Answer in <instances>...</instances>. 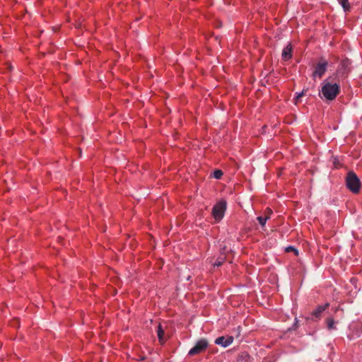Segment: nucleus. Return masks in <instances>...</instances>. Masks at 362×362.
I'll list each match as a JSON object with an SVG mask.
<instances>
[{"label":"nucleus","mask_w":362,"mask_h":362,"mask_svg":"<svg viewBox=\"0 0 362 362\" xmlns=\"http://www.w3.org/2000/svg\"><path fill=\"white\" fill-rule=\"evenodd\" d=\"M334 81H336V79L329 77L325 81H324L322 83L321 93L326 100H334L340 92L339 85L337 84L336 82L332 83Z\"/></svg>","instance_id":"nucleus-1"},{"label":"nucleus","mask_w":362,"mask_h":362,"mask_svg":"<svg viewBox=\"0 0 362 362\" xmlns=\"http://www.w3.org/2000/svg\"><path fill=\"white\" fill-rule=\"evenodd\" d=\"M347 188L353 193H358L361 189V181L353 171L348 173L346 178Z\"/></svg>","instance_id":"nucleus-2"},{"label":"nucleus","mask_w":362,"mask_h":362,"mask_svg":"<svg viewBox=\"0 0 362 362\" xmlns=\"http://www.w3.org/2000/svg\"><path fill=\"white\" fill-rule=\"evenodd\" d=\"M226 210V201L221 200L214 206L212 209V216L216 222H219L223 218Z\"/></svg>","instance_id":"nucleus-3"},{"label":"nucleus","mask_w":362,"mask_h":362,"mask_svg":"<svg viewBox=\"0 0 362 362\" xmlns=\"http://www.w3.org/2000/svg\"><path fill=\"white\" fill-rule=\"evenodd\" d=\"M350 64L351 63L349 59L343 60L337 70L335 76L333 78H335L336 80L337 78L339 79L340 78H346L349 73L350 72Z\"/></svg>","instance_id":"nucleus-4"},{"label":"nucleus","mask_w":362,"mask_h":362,"mask_svg":"<svg viewBox=\"0 0 362 362\" xmlns=\"http://www.w3.org/2000/svg\"><path fill=\"white\" fill-rule=\"evenodd\" d=\"M328 63L323 57L320 58L318 63L315 65L313 73V78H322L327 71Z\"/></svg>","instance_id":"nucleus-5"},{"label":"nucleus","mask_w":362,"mask_h":362,"mask_svg":"<svg viewBox=\"0 0 362 362\" xmlns=\"http://www.w3.org/2000/svg\"><path fill=\"white\" fill-rule=\"evenodd\" d=\"M209 343L206 339H201L189 351L188 355L194 356L204 351L208 347Z\"/></svg>","instance_id":"nucleus-6"},{"label":"nucleus","mask_w":362,"mask_h":362,"mask_svg":"<svg viewBox=\"0 0 362 362\" xmlns=\"http://www.w3.org/2000/svg\"><path fill=\"white\" fill-rule=\"evenodd\" d=\"M233 341V337L232 336H222L216 339L215 344L226 348L230 345Z\"/></svg>","instance_id":"nucleus-7"},{"label":"nucleus","mask_w":362,"mask_h":362,"mask_svg":"<svg viewBox=\"0 0 362 362\" xmlns=\"http://www.w3.org/2000/svg\"><path fill=\"white\" fill-rule=\"evenodd\" d=\"M329 305V303H326L322 305H319L315 310L312 313L313 320L315 319H319L321 317L322 313L327 308Z\"/></svg>","instance_id":"nucleus-8"},{"label":"nucleus","mask_w":362,"mask_h":362,"mask_svg":"<svg viewBox=\"0 0 362 362\" xmlns=\"http://www.w3.org/2000/svg\"><path fill=\"white\" fill-rule=\"evenodd\" d=\"M291 57H292V47H291V44H288L284 48V49L282 51V54H281V58L284 61H288Z\"/></svg>","instance_id":"nucleus-9"},{"label":"nucleus","mask_w":362,"mask_h":362,"mask_svg":"<svg viewBox=\"0 0 362 362\" xmlns=\"http://www.w3.org/2000/svg\"><path fill=\"white\" fill-rule=\"evenodd\" d=\"M237 362H253V360L247 352H242L238 356Z\"/></svg>","instance_id":"nucleus-10"},{"label":"nucleus","mask_w":362,"mask_h":362,"mask_svg":"<svg viewBox=\"0 0 362 362\" xmlns=\"http://www.w3.org/2000/svg\"><path fill=\"white\" fill-rule=\"evenodd\" d=\"M157 335L158 338V341L160 343V344H163L165 341V339H164V329L163 328L161 324H158L157 326Z\"/></svg>","instance_id":"nucleus-11"},{"label":"nucleus","mask_w":362,"mask_h":362,"mask_svg":"<svg viewBox=\"0 0 362 362\" xmlns=\"http://www.w3.org/2000/svg\"><path fill=\"white\" fill-rule=\"evenodd\" d=\"M270 218L269 216L266 215L265 216H258L257 218L258 222L262 226V227H264L266 224L267 221Z\"/></svg>","instance_id":"nucleus-12"},{"label":"nucleus","mask_w":362,"mask_h":362,"mask_svg":"<svg viewBox=\"0 0 362 362\" xmlns=\"http://www.w3.org/2000/svg\"><path fill=\"white\" fill-rule=\"evenodd\" d=\"M340 4L345 12L350 11L349 0H340Z\"/></svg>","instance_id":"nucleus-13"},{"label":"nucleus","mask_w":362,"mask_h":362,"mask_svg":"<svg viewBox=\"0 0 362 362\" xmlns=\"http://www.w3.org/2000/svg\"><path fill=\"white\" fill-rule=\"evenodd\" d=\"M327 327L328 329H329V330L335 329L334 320L332 318L327 319Z\"/></svg>","instance_id":"nucleus-14"},{"label":"nucleus","mask_w":362,"mask_h":362,"mask_svg":"<svg viewBox=\"0 0 362 362\" xmlns=\"http://www.w3.org/2000/svg\"><path fill=\"white\" fill-rule=\"evenodd\" d=\"M223 175V172L221 170H216L214 171V177L216 179H221Z\"/></svg>","instance_id":"nucleus-15"},{"label":"nucleus","mask_w":362,"mask_h":362,"mask_svg":"<svg viewBox=\"0 0 362 362\" xmlns=\"http://www.w3.org/2000/svg\"><path fill=\"white\" fill-rule=\"evenodd\" d=\"M304 95H305L304 90L298 93V95L294 98L296 104H297L299 102L300 98H302Z\"/></svg>","instance_id":"nucleus-16"},{"label":"nucleus","mask_w":362,"mask_h":362,"mask_svg":"<svg viewBox=\"0 0 362 362\" xmlns=\"http://www.w3.org/2000/svg\"><path fill=\"white\" fill-rule=\"evenodd\" d=\"M286 251H287V252H289V251H293V252H295L296 255H298V250H297V249H296V248H294V247H291V246L288 247L286 248Z\"/></svg>","instance_id":"nucleus-17"},{"label":"nucleus","mask_w":362,"mask_h":362,"mask_svg":"<svg viewBox=\"0 0 362 362\" xmlns=\"http://www.w3.org/2000/svg\"><path fill=\"white\" fill-rule=\"evenodd\" d=\"M222 263H223V261L217 260L215 263V266L219 267L222 264Z\"/></svg>","instance_id":"nucleus-18"},{"label":"nucleus","mask_w":362,"mask_h":362,"mask_svg":"<svg viewBox=\"0 0 362 362\" xmlns=\"http://www.w3.org/2000/svg\"><path fill=\"white\" fill-rule=\"evenodd\" d=\"M267 215L269 216V215L272 214V210H271V209H267Z\"/></svg>","instance_id":"nucleus-19"}]
</instances>
